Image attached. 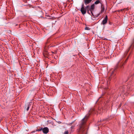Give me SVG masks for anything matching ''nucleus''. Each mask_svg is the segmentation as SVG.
I'll use <instances>...</instances> for the list:
<instances>
[{"label":"nucleus","mask_w":134,"mask_h":134,"mask_svg":"<svg viewBox=\"0 0 134 134\" xmlns=\"http://www.w3.org/2000/svg\"><path fill=\"white\" fill-rule=\"evenodd\" d=\"M103 111V110L102 109H99L98 110L96 111L94 108H91L89 111L88 114L82 119L81 123L79 125V133L82 134H86V131H85V129L86 127L85 124L87 118H88L91 113H96L97 112L98 113L100 114Z\"/></svg>","instance_id":"obj_1"},{"label":"nucleus","mask_w":134,"mask_h":134,"mask_svg":"<svg viewBox=\"0 0 134 134\" xmlns=\"http://www.w3.org/2000/svg\"><path fill=\"white\" fill-rule=\"evenodd\" d=\"M129 55L127 57L125 61L124 62V63H123V61H121V60L119 61V62H118L117 64V66H116L117 68H118V66H119L121 68L122 66L124 64V63H125L126 62V61L128 59L129 57Z\"/></svg>","instance_id":"obj_2"},{"label":"nucleus","mask_w":134,"mask_h":134,"mask_svg":"<svg viewBox=\"0 0 134 134\" xmlns=\"http://www.w3.org/2000/svg\"><path fill=\"white\" fill-rule=\"evenodd\" d=\"M101 13H99L98 14H97L95 16L96 17H98L99 16L101 13H102L104 12H105L106 10H106L104 8V6L102 4L101 5Z\"/></svg>","instance_id":"obj_3"},{"label":"nucleus","mask_w":134,"mask_h":134,"mask_svg":"<svg viewBox=\"0 0 134 134\" xmlns=\"http://www.w3.org/2000/svg\"><path fill=\"white\" fill-rule=\"evenodd\" d=\"M80 10L82 14L84 15L86 13V10L85 8L84 7L83 4H82Z\"/></svg>","instance_id":"obj_4"},{"label":"nucleus","mask_w":134,"mask_h":134,"mask_svg":"<svg viewBox=\"0 0 134 134\" xmlns=\"http://www.w3.org/2000/svg\"><path fill=\"white\" fill-rule=\"evenodd\" d=\"M95 5H94V4H92V5L90 7V12L92 14V15L94 16L93 15V13L92 12H93L94 11V9L95 8Z\"/></svg>","instance_id":"obj_5"},{"label":"nucleus","mask_w":134,"mask_h":134,"mask_svg":"<svg viewBox=\"0 0 134 134\" xmlns=\"http://www.w3.org/2000/svg\"><path fill=\"white\" fill-rule=\"evenodd\" d=\"M108 20V17L106 15L105 18L103 19V20L102 21V24L103 25H104L105 24L107 23Z\"/></svg>","instance_id":"obj_6"},{"label":"nucleus","mask_w":134,"mask_h":134,"mask_svg":"<svg viewBox=\"0 0 134 134\" xmlns=\"http://www.w3.org/2000/svg\"><path fill=\"white\" fill-rule=\"evenodd\" d=\"M42 132L45 134L49 132V129L47 127H44L42 129Z\"/></svg>","instance_id":"obj_7"},{"label":"nucleus","mask_w":134,"mask_h":134,"mask_svg":"<svg viewBox=\"0 0 134 134\" xmlns=\"http://www.w3.org/2000/svg\"><path fill=\"white\" fill-rule=\"evenodd\" d=\"M92 0H84L85 4L86 5L90 3Z\"/></svg>","instance_id":"obj_8"},{"label":"nucleus","mask_w":134,"mask_h":134,"mask_svg":"<svg viewBox=\"0 0 134 134\" xmlns=\"http://www.w3.org/2000/svg\"><path fill=\"white\" fill-rule=\"evenodd\" d=\"M85 8L86 9V10H87V11L88 13L89 14V12L90 10V8L89 5L87 6Z\"/></svg>","instance_id":"obj_9"},{"label":"nucleus","mask_w":134,"mask_h":134,"mask_svg":"<svg viewBox=\"0 0 134 134\" xmlns=\"http://www.w3.org/2000/svg\"><path fill=\"white\" fill-rule=\"evenodd\" d=\"M30 103H29L27 104V105H26L25 108L27 107L26 109V110L27 111H28V110L29 109V108L30 107V106L31 105V104H30Z\"/></svg>","instance_id":"obj_10"},{"label":"nucleus","mask_w":134,"mask_h":134,"mask_svg":"<svg viewBox=\"0 0 134 134\" xmlns=\"http://www.w3.org/2000/svg\"><path fill=\"white\" fill-rule=\"evenodd\" d=\"M133 44H132L130 46V47H129V49L127 50L125 52V54L126 55L129 52L130 49L131 48V47L132 46Z\"/></svg>","instance_id":"obj_11"},{"label":"nucleus","mask_w":134,"mask_h":134,"mask_svg":"<svg viewBox=\"0 0 134 134\" xmlns=\"http://www.w3.org/2000/svg\"><path fill=\"white\" fill-rule=\"evenodd\" d=\"M100 1L99 0H97V1H96V2H94V4H98L99 3H100Z\"/></svg>","instance_id":"obj_12"},{"label":"nucleus","mask_w":134,"mask_h":134,"mask_svg":"<svg viewBox=\"0 0 134 134\" xmlns=\"http://www.w3.org/2000/svg\"><path fill=\"white\" fill-rule=\"evenodd\" d=\"M116 69L115 68L114 70L112 71V72L111 73V76H113V75L114 74V72H115V70H116Z\"/></svg>","instance_id":"obj_13"},{"label":"nucleus","mask_w":134,"mask_h":134,"mask_svg":"<svg viewBox=\"0 0 134 134\" xmlns=\"http://www.w3.org/2000/svg\"><path fill=\"white\" fill-rule=\"evenodd\" d=\"M85 29V30H90V28L88 27H86Z\"/></svg>","instance_id":"obj_14"},{"label":"nucleus","mask_w":134,"mask_h":134,"mask_svg":"<svg viewBox=\"0 0 134 134\" xmlns=\"http://www.w3.org/2000/svg\"><path fill=\"white\" fill-rule=\"evenodd\" d=\"M42 129H43V128H40V129H38L37 130V131H41L42 130Z\"/></svg>","instance_id":"obj_15"},{"label":"nucleus","mask_w":134,"mask_h":134,"mask_svg":"<svg viewBox=\"0 0 134 134\" xmlns=\"http://www.w3.org/2000/svg\"><path fill=\"white\" fill-rule=\"evenodd\" d=\"M68 131H65L63 134H68Z\"/></svg>","instance_id":"obj_16"},{"label":"nucleus","mask_w":134,"mask_h":134,"mask_svg":"<svg viewBox=\"0 0 134 134\" xmlns=\"http://www.w3.org/2000/svg\"><path fill=\"white\" fill-rule=\"evenodd\" d=\"M74 121H73L72 122H71V123H69V125H71V124H72L73 122H74Z\"/></svg>","instance_id":"obj_17"},{"label":"nucleus","mask_w":134,"mask_h":134,"mask_svg":"<svg viewBox=\"0 0 134 134\" xmlns=\"http://www.w3.org/2000/svg\"><path fill=\"white\" fill-rule=\"evenodd\" d=\"M74 126H72L71 127V130L74 128Z\"/></svg>","instance_id":"obj_18"},{"label":"nucleus","mask_w":134,"mask_h":134,"mask_svg":"<svg viewBox=\"0 0 134 134\" xmlns=\"http://www.w3.org/2000/svg\"><path fill=\"white\" fill-rule=\"evenodd\" d=\"M120 90L121 91H122V92H124V90H123L122 89H121V90Z\"/></svg>","instance_id":"obj_19"},{"label":"nucleus","mask_w":134,"mask_h":134,"mask_svg":"<svg viewBox=\"0 0 134 134\" xmlns=\"http://www.w3.org/2000/svg\"><path fill=\"white\" fill-rule=\"evenodd\" d=\"M111 24H112V23H111V22H110V21L109 22V25H111Z\"/></svg>","instance_id":"obj_20"},{"label":"nucleus","mask_w":134,"mask_h":134,"mask_svg":"<svg viewBox=\"0 0 134 134\" xmlns=\"http://www.w3.org/2000/svg\"><path fill=\"white\" fill-rule=\"evenodd\" d=\"M57 52V51H55L54 52H53L52 53H56Z\"/></svg>","instance_id":"obj_21"},{"label":"nucleus","mask_w":134,"mask_h":134,"mask_svg":"<svg viewBox=\"0 0 134 134\" xmlns=\"http://www.w3.org/2000/svg\"><path fill=\"white\" fill-rule=\"evenodd\" d=\"M100 98V97H99V98L98 99V100H97L96 102H97L98 100Z\"/></svg>","instance_id":"obj_22"},{"label":"nucleus","mask_w":134,"mask_h":134,"mask_svg":"<svg viewBox=\"0 0 134 134\" xmlns=\"http://www.w3.org/2000/svg\"><path fill=\"white\" fill-rule=\"evenodd\" d=\"M133 42H134V38L133 39Z\"/></svg>","instance_id":"obj_23"}]
</instances>
